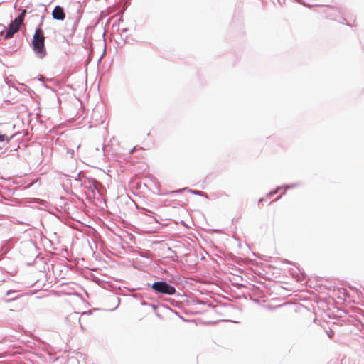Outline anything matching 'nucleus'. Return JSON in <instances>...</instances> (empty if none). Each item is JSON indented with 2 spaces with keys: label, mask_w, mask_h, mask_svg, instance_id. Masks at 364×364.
Here are the masks:
<instances>
[{
  "label": "nucleus",
  "mask_w": 364,
  "mask_h": 364,
  "mask_svg": "<svg viewBox=\"0 0 364 364\" xmlns=\"http://www.w3.org/2000/svg\"><path fill=\"white\" fill-rule=\"evenodd\" d=\"M26 10H23L21 14H20V16L17 18H16L14 21H15L16 23H17L18 25H21V23H23V19H24V16L26 15Z\"/></svg>",
  "instance_id": "obj_5"
},
{
  "label": "nucleus",
  "mask_w": 364,
  "mask_h": 364,
  "mask_svg": "<svg viewBox=\"0 0 364 364\" xmlns=\"http://www.w3.org/2000/svg\"><path fill=\"white\" fill-rule=\"evenodd\" d=\"M151 288L157 293L173 295L176 293L174 287L165 282H156L151 285Z\"/></svg>",
  "instance_id": "obj_2"
},
{
  "label": "nucleus",
  "mask_w": 364,
  "mask_h": 364,
  "mask_svg": "<svg viewBox=\"0 0 364 364\" xmlns=\"http://www.w3.org/2000/svg\"><path fill=\"white\" fill-rule=\"evenodd\" d=\"M15 134H12L10 136L5 134H0V141H6V143H9L10 139L14 136Z\"/></svg>",
  "instance_id": "obj_6"
},
{
  "label": "nucleus",
  "mask_w": 364,
  "mask_h": 364,
  "mask_svg": "<svg viewBox=\"0 0 364 364\" xmlns=\"http://www.w3.org/2000/svg\"><path fill=\"white\" fill-rule=\"evenodd\" d=\"M45 36L43 30L40 28L36 30L32 40L33 51L38 57L43 58L46 55L45 47Z\"/></svg>",
  "instance_id": "obj_1"
},
{
  "label": "nucleus",
  "mask_w": 364,
  "mask_h": 364,
  "mask_svg": "<svg viewBox=\"0 0 364 364\" xmlns=\"http://www.w3.org/2000/svg\"><path fill=\"white\" fill-rule=\"evenodd\" d=\"M19 28L20 25L12 21L9 24V29L6 32L4 38L6 39L12 38L14 33H16L19 30Z\"/></svg>",
  "instance_id": "obj_3"
},
{
  "label": "nucleus",
  "mask_w": 364,
  "mask_h": 364,
  "mask_svg": "<svg viewBox=\"0 0 364 364\" xmlns=\"http://www.w3.org/2000/svg\"><path fill=\"white\" fill-rule=\"evenodd\" d=\"M52 16L55 20L63 21L65 18V14L61 6H56L52 12Z\"/></svg>",
  "instance_id": "obj_4"
},
{
  "label": "nucleus",
  "mask_w": 364,
  "mask_h": 364,
  "mask_svg": "<svg viewBox=\"0 0 364 364\" xmlns=\"http://www.w3.org/2000/svg\"><path fill=\"white\" fill-rule=\"evenodd\" d=\"M328 335L329 338H331L333 336L334 333H333V331L332 330H330V331L328 332Z\"/></svg>",
  "instance_id": "obj_7"
}]
</instances>
